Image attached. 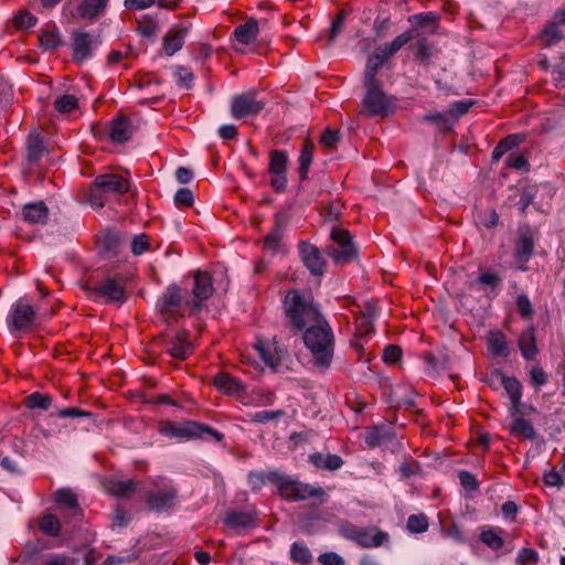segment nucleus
<instances>
[{
    "label": "nucleus",
    "mask_w": 565,
    "mask_h": 565,
    "mask_svg": "<svg viewBox=\"0 0 565 565\" xmlns=\"http://www.w3.org/2000/svg\"><path fill=\"white\" fill-rule=\"evenodd\" d=\"M388 43L383 42L367 58L363 76L361 114L370 118L388 115Z\"/></svg>",
    "instance_id": "1"
},
{
    "label": "nucleus",
    "mask_w": 565,
    "mask_h": 565,
    "mask_svg": "<svg viewBox=\"0 0 565 565\" xmlns=\"http://www.w3.org/2000/svg\"><path fill=\"white\" fill-rule=\"evenodd\" d=\"M302 331L305 347L312 356V364L321 371L328 370L333 361L334 334L331 326L322 317Z\"/></svg>",
    "instance_id": "2"
},
{
    "label": "nucleus",
    "mask_w": 565,
    "mask_h": 565,
    "mask_svg": "<svg viewBox=\"0 0 565 565\" xmlns=\"http://www.w3.org/2000/svg\"><path fill=\"white\" fill-rule=\"evenodd\" d=\"M282 308L288 324L297 332L323 317L313 297L309 292L298 289L287 292Z\"/></svg>",
    "instance_id": "3"
},
{
    "label": "nucleus",
    "mask_w": 565,
    "mask_h": 565,
    "mask_svg": "<svg viewBox=\"0 0 565 565\" xmlns=\"http://www.w3.org/2000/svg\"><path fill=\"white\" fill-rule=\"evenodd\" d=\"M269 482L277 488L278 494L288 502L305 501L311 498L323 500L326 497L322 488L301 482L299 479L282 475L277 470L269 471Z\"/></svg>",
    "instance_id": "4"
},
{
    "label": "nucleus",
    "mask_w": 565,
    "mask_h": 565,
    "mask_svg": "<svg viewBox=\"0 0 565 565\" xmlns=\"http://www.w3.org/2000/svg\"><path fill=\"white\" fill-rule=\"evenodd\" d=\"M158 431L162 436L178 440L204 438L205 435L212 437L217 443L224 438V435L213 427L193 420H185L183 423L162 420L159 423Z\"/></svg>",
    "instance_id": "5"
},
{
    "label": "nucleus",
    "mask_w": 565,
    "mask_h": 565,
    "mask_svg": "<svg viewBox=\"0 0 565 565\" xmlns=\"http://www.w3.org/2000/svg\"><path fill=\"white\" fill-rule=\"evenodd\" d=\"M130 183L128 179L114 173L97 175L88 191V200L92 206L103 207L111 196H118L128 192Z\"/></svg>",
    "instance_id": "6"
},
{
    "label": "nucleus",
    "mask_w": 565,
    "mask_h": 565,
    "mask_svg": "<svg viewBox=\"0 0 565 565\" xmlns=\"http://www.w3.org/2000/svg\"><path fill=\"white\" fill-rule=\"evenodd\" d=\"M157 312L168 324L177 323L189 313L188 300H184L183 289L169 285L157 301Z\"/></svg>",
    "instance_id": "7"
},
{
    "label": "nucleus",
    "mask_w": 565,
    "mask_h": 565,
    "mask_svg": "<svg viewBox=\"0 0 565 565\" xmlns=\"http://www.w3.org/2000/svg\"><path fill=\"white\" fill-rule=\"evenodd\" d=\"M87 290L90 298L103 303L121 305L128 297L124 277H107L99 284L88 286Z\"/></svg>",
    "instance_id": "8"
},
{
    "label": "nucleus",
    "mask_w": 565,
    "mask_h": 565,
    "mask_svg": "<svg viewBox=\"0 0 565 565\" xmlns=\"http://www.w3.org/2000/svg\"><path fill=\"white\" fill-rule=\"evenodd\" d=\"M349 312L353 318L356 339L353 345H360L358 339L367 335L373 331V318L376 315V307L373 301L358 303L355 300H349L347 303Z\"/></svg>",
    "instance_id": "9"
},
{
    "label": "nucleus",
    "mask_w": 565,
    "mask_h": 565,
    "mask_svg": "<svg viewBox=\"0 0 565 565\" xmlns=\"http://www.w3.org/2000/svg\"><path fill=\"white\" fill-rule=\"evenodd\" d=\"M214 294L213 278L207 271L196 270L193 275V298L188 300L189 316L196 315L203 308V302Z\"/></svg>",
    "instance_id": "10"
},
{
    "label": "nucleus",
    "mask_w": 565,
    "mask_h": 565,
    "mask_svg": "<svg viewBox=\"0 0 565 565\" xmlns=\"http://www.w3.org/2000/svg\"><path fill=\"white\" fill-rule=\"evenodd\" d=\"M331 238L337 246L328 247L327 253L335 264H348L358 256L356 248L352 243V236L349 231L334 228L331 232Z\"/></svg>",
    "instance_id": "11"
},
{
    "label": "nucleus",
    "mask_w": 565,
    "mask_h": 565,
    "mask_svg": "<svg viewBox=\"0 0 565 565\" xmlns=\"http://www.w3.org/2000/svg\"><path fill=\"white\" fill-rule=\"evenodd\" d=\"M265 107V102L257 99L255 90L235 95L231 102V115L235 119L257 116Z\"/></svg>",
    "instance_id": "12"
},
{
    "label": "nucleus",
    "mask_w": 565,
    "mask_h": 565,
    "mask_svg": "<svg viewBox=\"0 0 565 565\" xmlns=\"http://www.w3.org/2000/svg\"><path fill=\"white\" fill-rule=\"evenodd\" d=\"M34 308L23 299L18 300L11 308L7 324L11 332H28L35 320Z\"/></svg>",
    "instance_id": "13"
},
{
    "label": "nucleus",
    "mask_w": 565,
    "mask_h": 565,
    "mask_svg": "<svg viewBox=\"0 0 565 565\" xmlns=\"http://www.w3.org/2000/svg\"><path fill=\"white\" fill-rule=\"evenodd\" d=\"M288 153L285 150H271L269 152L268 172L271 188L281 193L287 188Z\"/></svg>",
    "instance_id": "14"
},
{
    "label": "nucleus",
    "mask_w": 565,
    "mask_h": 565,
    "mask_svg": "<svg viewBox=\"0 0 565 565\" xmlns=\"http://www.w3.org/2000/svg\"><path fill=\"white\" fill-rule=\"evenodd\" d=\"M178 490L171 483H164L146 494V503L150 510L161 512L175 505Z\"/></svg>",
    "instance_id": "15"
},
{
    "label": "nucleus",
    "mask_w": 565,
    "mask_h": 565,
    "mask_svg": "<svg viewBox=\"0 0 565 565\" xmlns=\"http://www.w3.org/2000/svg\"><path fill=\"white\" fill-rule=\"evenodd\" d=\"M345 537L363 547H376L383 544L386 533L376 527L349 526L344 530Z\"/></svg>",
    "instance_id": "16"
},
{
    "label": "nucleus",
    "mask_w": 565,
    "mask_h": 565,
    "mask_svg": "<svg viewBox=\"0 0 565 565\" xmlns=\"http://www.w3.org/2000/svg\"><path fill=\"white\" fill-rule=\"evenodd\" d=\"M46 153L44 140L38 132H31L25 142L24 171L33 174L40 166V161Z\"/></svg>",
    "instance_id": "17"
},
{
    "label": "nucleus",
    "mask_w": 565,
    "mask_h": 565,
    "mask_svg": "<svg viewBox=\"0 0 565 565\" xmlns=\"http://www.w3.org/2000/svg\"><path fill=\"white\" fill-rule=\"evenodd\" d=\"M213 385L225 395L235 397L239 403L246 392L245 384L227 372H220L213 377Z\"/></svg>",
    "instance_id": "18"
},
{
    "label": "nucleus",
    "mask_w": 565,
    "mask_h": 565,
    "mask_svg": "<svg viewBox=\"0 0 565 565\" xmlns=\"http://www.w3.org/2000/svg\"><path fill=\"white\" fill-rule=\"evenodd\" d=\"M298 250L303 265L309 271L315 276H321L324 271L326 262L319 248L310 243L300 242Z\"/></svg>",
    "instance_id": "19"
},
{
    "label": "nucleus",
    "mask_w": 565,
    "mask_h": 565,
    "mask_svg": "<svg viewBox=\"0 0 565 565\" xmlns=\"http://www.w3.org/2000/svg\"><path fill=\"white\" fill-rule=\"evenodd\" d=\"M255 348L268 367L274 372H278L280 370L281 360L285 354V351L281 348L275 343H265L263 341H258Z\"/></svg>",
    "instance_id": "20"
},
{
    "label": "nucleus",
    "mask_w": 565,
    "mask_h": 565,
    "mask_svg": "<svg viewBox=\"0 0 565 565\" xmlns=\"http://www.w3.org/2000/svg\"><path fill=\"white\" fill-rule=\"evenodd\" d=\"M189 32V25H173L163 36L162 47L168 56L180 51Z\"/></svg>",
    "instance_id": "21"
},
{
    "label": "nucleus",
    "mask_w": 565,
    "mask_h": 565,
    "mask_svg": "<svg viewBox=\"0 0 565 565\" xmlns=\"http://www.w3.org/2000/svg\"><path fill=\"white\" fill-rule=\"evenodd\" d=\"M109 140L113 143H124L132 136L131 120L125 116L119 115L109 122Z\"/></svg>",
    "instance_id": "22"
},
{
    "label": "nucleus",
    "mask_w": 565,
    "mask_h": 565,
    "mask_svg": "<svg viewBox=\"0 0 565 565\" xmlns=\"http://www.w3.org/2000/svg\"><path fill=\"white\" fill-rule=\"evenodd\" d=\"M257 513L255 509L245 511H231L225 516V524L231 529H249L257 525Z\"/></svg>",
    "instance_id": "23"
},
{
    "label": "nucleus",
    "mask_w": 565,
    "mask_h": 565,
    "mask_svg": "<svg viewBox=\"0 0 565 565\" xmlns=\"http://www.w3.org/2000/svg\"><path fill=\"white\" fill-rule=\"evenodd\" d=\"M167 351L175 359H188L193 352V345L189 340V332L186 330H179L171 340Z\"/></svg>",
    "instance_id": "24"
},
{
    "label": "nucleus",
    "mask_w": 565,
    "mask_h": 565,
    "mask_svg": "<svg viewBox=\"0 0 565 565\" xmlns=\"http://www.w3.org/2000/svg\"><path fill=\"white\" fill-rule=\"evenodd\" d=\"M122 243V237L120 232L116 230L107 228L100 233L98 245L102 253L111 257L119 253L120 246Z\"/></svg>",
    "instance_id": "25"
},
{
    "label": "nucleus",
    "mask_w": 565,
    "mask_h": 565,
    "mask_svg": "<svg viewBox=\"0 0 565 565\" xmlns=\"http://www.w3.org/2000/svg\"><path fill=\"white\" fill-rule=\"evenodd\" d=\"M72 46L74 60L83 62L90 56L94 41L92 35L87 32H74Z\"/></svg>",
    "instance_id": "26"
},
{
    "label": "nucleus",
    "mask_w": 565,
    "mask_h": 565,
    "mask_svg": "<svg viewBox=\"0 0 565 565\" xmlns=\"http://www.w3.org/2000/svg\"><path fill=\"white\" fill-rule=\"evenodd\" d=\"M54 501L60 509L70 511V515L79 520L82 518V510L78 505L75 493L70 489H58L54 493Z\"/></svg>",
    "instance_id": "27"
},
{
    "label": "nucleus",
    "mask_w": 565,
    "mask_h": 565,
    "mask_svg": "<svg viewBox=\"0 0 565 565\" xmlns=\"http://www.w3.org/2000/svg\"><path fill=\"white\" fill-rule=\"evenodd\" d=\"M109 0H82L77 7V14L83 20L93 21L100 17Z\"/></svg>",
    "instance_id": "28"
},
{
    "label": "nucleus",
    "mask_w": 565,
    "mask_h": 565,
    "mask_svg": "<svg viewBox=\"0 0 565 565\" xmlns=\"http://www.w3.org/2000/svg\"><path fill=\"white\" fill-rule=\"evenodd\" d=\"M259 32L258 22L254 18H249L244 24H239L233 32L234 39L243 44L248 45L253 43Z\"/></svg>",
    "instance_id": "29"
},
{
    "label": "nucleus",
    "mask_w": 565,
    "mask_h": 565,
    "mask_svg": "<svg viewBox=\"0 0 565 565\" xmlns=\"http://www.w3.org/2000/svg\"><path fill=\"white\" fill-rule=\"evenodd\" d=\"M276 399V395L273 391L264 388H254L250 393L245 392L243 405H250L256 407L273 405Z\"/></svg>",
    "instance_id": "30"
},
{
    "label": "nucleus",
    "mask_w": 565,
    "mask_h": 565,
    "mask_svg": "<svg viewBox=\"0 0 565 565\" xmlns=\"http://www.w3.org/2000/svg\"><path fill=\"white\" fill-rule=\"evenodd\" d=\"M309 462L313 465L317 469H324L334 471L340 469L343 466V460L339 455L328 454L323 455L321 452H315L309 456Z\"/></svg>",
    "instance_id": "31"
},
{
    "label": "nucleus",
    "mask_w": 565,
    "mask_h": 565,
    "mask_svg": "<svg viewBox=\"0 0 565 565\" xmlns=\"http://www.w3.org/2000/svg\"><path fill=\"white\" fill-rule=\"evenodd\" d=\"M315 143L311 139L306 138L302 141V146L300 149L298 162H299V177L300 180H307L308 179V172L310 169V166L313 160V152H315Z\"/></svg>",
    "instance_id": "32"
},
{
    "label": "nucleus",
    "mask_w": 565,
    "mask_h": 565,
    "mask_svg": "<svg viewBox=\"0 0 565 565\" xmlns=\"http://www.w3.org/2000/svg\"><path fill=\"white\" fill-rule=\"evenodd\" d=\"M23 220L29 223H45L49 217V209L43 201L28 203L22 210Z\"/></svg>",
    "instance_id": "33"
},
{
    "label": "nucleus",
    "mask_w": 565,
    "mask_h": 565,
    "mask_svg": "<svg viewBox=\"0 0 565 565\" xmlns=\"http://www.w3.org/2000/svg\"><path fill=\"white\" fill-rule=\"evenodd\" d=\"M534 248L533 239L527 235H522L515 249V267L519 270H525V263L530 259Z\"/></svg>",
    "instance_id": "34"
},
{
    "label": "nucleus",
    "mask_w": 565,
    "mask_h": 565,
    "mask_svg": "<svg viewBox=\"0 0 565 565\" xmlns=\"http://www.w3.org/2000/svg\"><path fill=\"white\" fill-rule=\"evenodd\" d=\"M284 235V226L278 215L275 218V225L271 231L265 236L263 247L265 250L275 254L278 252L280 242Z\"/></svg>",
    "instance_id": "35"
},
{
    "label": "nucleus",
    "mask_w": 565,
    "mask_h": 565,
    "mask_svg": "<svg viewBox=\"0 0 565 565\" xmlns=\"http://www.w3.org/2000/svg\"><path fill=\"white\" fill-rule=\"evenodd\" d=\"M502 384L511 399V414L515 416V414L519 412L522 396L521 384L516 379L513 377H503Z\"/></svg>",
    "instance_id": "36"
},
{
    "label": "nucleus",
    "mask_w": 565,
    "mask_h": 565,
    "mask_svg": "<svg viewBox=\"0 0 565 565\" xmlns=\"http://www.w3.org/2000/svg\"><path fill=\"white\" fill-rule=\"evenodd\" d=\"M40 46L43 50L51 51L57 49L61 44V35L55 25H49L41 30L39 34Z\"/></svg>",
    "instance_id": "37"
},
{
    "label": "nucleus",
    "mask_w": 565,
    "mask_h": 565,
    "mask_svg": "<svg viewBox=\"0 0 565 565\" xmlns=\"http://www.w3.org/2000/svg\"><path fill=\"white\" fill-rule=\"evenodd\" d=\"M53 403V398L49 394L41 392H33L24 397V406L29 409H42L47 411Z\"/></svg>",
    "instance_id": "38"
},
{
    "label": "nucleus",
    "mask_w": 565,
    "mask_h": 565,
    "mask_svg": "<svg viewBox=\"0 0 565 565\" xmlns=\"http://www.w3.org/2000/svg\"><path fill=\"white\" fill-rule=\"evenodd\" d=\"M108 491L117 498L129 497L136 490V483L131 479L109 480Z\"/></svg>",
    "instance_id": "39"
},
{
    "label": "nucleus",
    "mask_w": 565,
    "mask_h": 565,
    "mask_svg": "<svg viewBox=\"0 0 565 565\" xmlns=\"http://www.w3.org/2000/svg\"><path fill=\"white\" fill-rule=\"evenodd\" d=\"M480 540L493 551H498L504 545V541L502 539V530L498 527H489L482 530L480 533Z\"/></svg>",
    "instance_id": "40"
},
{
    "label": "nucleus",
    "mask_w": 565,
    "mask_h": 565,
    "mask_svg": "<svg viewBox=\"0 0 565 565\" xmlns=\"http://www.w3.org/2000/svg\"><path fill=\"white\" fill-rule=\"evenodd\" d=\"M564 25L562 22L557 21L555 17L553 21L550 22L545 29L542 31L541 40L545 45H552L558 42L563 36V31L561 26Z\"/></svg>",
    "instance_id": "41"
},
{
    "label": "nucleus",
    "mask_w": 565,
    "mask_h": 565,
    "mask_svg": "<svg viewBox=\"0 0 565 565\" xmlns=\"http://www.w3.org/2000/svg\"><path fill=\"white\" fill-rule=\"evenodd\" d=\"M519 345L524 359H534V356L536 355V347L533 329H527L522 333V335L519 339Z\"/></svg>",
    "instance_id": "42"
},
{
    "label": "nucleus",
    "mask_w": 565,
    "mask_h": 565,
    "mask_svg": "<svg viewBox=\"0 0 565 565\" xmlns=\"http://www.w3.org/2000/svg\"><path fill=\"white\" fill-rule=\"evenodd\" d=\"M488 348L491 353L500 356L508 354V347L504 335L499 331H491L488 334Z\"/></svg>",
    "instance_id": "43"
},
{
    "label": "nucleus",
    "mask_w": 565,
    "mask_h": 565,
    "mask_svg": "<svg viewBox=\"0 0 565 565\" xmlns=\"http://www.w3.org/2000/svg\"><path fill=\"white\" fill-rule=\"evenodd\" d=\"M39 527L49 536H58L61 532V522L54 514L47 513L41 518Z\"/></svg>",
    "instance_id": "44"
},
{
    "label": "nucleus",
    "mask_w": 565,
    "mask_h": 565,
    "mask_svg": "<svg viewBox=\"0 0 565 565\" xmlns=\"http://www.w3.org/2000/svg\"><path fill=\"white\" fill-rule=\"evenodd\" d=\"M510 431L513 435L523 436L527 439L534 438L535 435L532 424L522 417H515L513 419Z\"/></svg>",
    "instance_id": "45"
},
{
    "label": "nucleus",
    "mask_w": 565,
    "mask_h": 565,
    "mask_svg": "<svg viewBox=\"0 0 565 565\" xmlns=\"http://www.w3.org/2000/svg\"><path fill=\"white\" fill-rule=\"evenodd\" d=\"M424 119L436 125V127L441 131H448L455 125V120L451 119L448 111L427 114Z\"/></svg>",
    "instance_id": "46"
},
{
    "label": "nucleus",
    "mask_w": 565,
    "mask_h": 565,
    "mask_svg": "<svg viewBox=\"0 0 565 565\" xmlns=\"http://www.w3.org/2000/svg\"><path fill=\"white\" fill-rule=\"evenodd\" d=\"M290 558L295 563H299V564H302V565H308L312 561V556H311V553H310L309 548L306 545L300 544L298 542H295L291 545Z\"/></svg>",
    "instance_id": "47"
},
{
    "label": "nucleus",
    "mask_w": 565,
    "mask_h": 565,
    "mask_svg": "<svg viewBox=\"0 0 565 565\" xmlns=\"http://www.w3.org/2000/svg\"><path fill=\"white\" fill-rule=\"evenodd\" d=\"M519 143V137L511 135L499 142L492 152L493 160L498 161L503 154L515 147Z\"/></svg>",
    "instance_id": "48"
},
{
    "label": "nucleus",
    "mask_w": 565,
    "mask_h": 565,
    "mask_svg": "<svg viewBox=\"0 0 565 565\" xmlns=\"http://www.w3.org/2000/svg\"><path fill=\"white\" fill-rule=\"evenodd\" d=\"M386 437L385 427L374 426L366 430L365 443L369 447L373 448L380 446Z\"/></svg>",
    "instance_id": "49"
},
{
    "label": "nucleus",
    "mask_w": 565,
    "mask_h": 565,
    "mask_svg": "<svg viewBox=\"0 0 565 565\" xmlns=\"http://www.w3.org/2000/svg\"><path fill=\"white\" fill-rule=\"evenodd\" d=\"M174 79L177 84L185 89H189L192 87L194 75L193 73L184 67V66H178L173 73Z\"/></svg>",
    "instance_id": "50"
},
{
    "label": "nucleus",
    "mask_w": 565,
    "mask_h": 565,
    "mask_svg": "<svg viewBox=\"0 0 565 565\" xmlns=\"http://www.w3.org/2000/svg\"><path fill=\"white\" fill-rule=\"evenodd\" d=\"M78 561L66 554V553H56L47 555L42 565H77Z\"/></svg>",
    "instance_id": "51"
},
{
    "label": "nucleus",
    "mask_w": 565,
    "mask_h": 565,
    "mask_svg": "<svg viewBox=\"0 0 565 565\" xmlns=\"http://www.w3.org/2000/svg\"><path fill=\"white\" fill-rule=\"evenodd\" d=\"M78 103L77 98L73 95H63L58 97L55 103L54 107L58 113L67 114L77 108Z\"/></svg>",
    "instance_id": "52"
},
{
    "label": "nucleus",
    "mask_w": 565,
    "mask_h": 565,
    "mask_svg": "<svg viewBox=\"0 0 565 565\" xmlns=\"http://www.w3.org/2000/svg\"><path fill=\"white\" fill-rule=\"evenodd\" d=\"M36 21L38 19L35 15L29 11H20L13 18V25L17 30H28L29 28L35 25Z\"/></svg>",
    "instance_id": "53"
},
{
    "label": "nucleus",
    "mask_w": 565,
    "mask_h": 565,
    "mask_svg": "<svg viewBox=\"0 0 565 565\" xmlns=\"http://www.w3.org/2000/svg\"><path fill=\"white\" fill-rule=\"evenodd\" d=\"M339 140V131L331 128H327L322 132L319 142L323 149L330 151L337 148Z\"/></svg>",
    "instance_id": "54"
},
{
    "label": "nucleus",
    "mask_w": 565,
    "mask_h": 565,
    "mask_svg": "<svg viewBox=\"0 0 565 565\" xmlns=\"http://www.w3.org/2000/svg\"><path fill=\"white\" fill-rule=\"evenodd\" d=\"M348 12L345 10H340L335 18L332 20L330 30H329V42H333L334 39L342 32L344 28V23L347 20Z\"/></svg>",
    "instance_id": "55"
},
{
    "label": "nucleus",
    "mask_w": 565,
    "mask_h": 565,
    "mask_svg": "<svg viewBox=\"0 0 565 565\" xmlns=\"http://www.w3.org/2000/svg\"><path fill=\"white\" fill-rule=\"evenodd\" d=\"M537 562H539L537 552L530 547L521 548L515 558L516 565H535Z\"/></svg>",
    "instance_id": "56"
},
{
    "label": "nucleus",
    "mask_w": 565,
    "mask_h": 565,
    "mask_svg": "<svg viewBox=\"0 0 565 565\" xmlns=\"http://www.w3.org/2000/svg\"><path fill=\"white\" fill-rule=\"evenodd\" d=\"M407 529L411 533H423L428 529V520L424 514L411 515L407 520Z\"/></svg>",
    "instance_id": "57"
},
{
    "label": "nucleus",
    "mask_w": 565,
    "mask_h": 565,
    "mask_svg": "<svg viewBox=\"0 0 565 565\" xmlns=\"http://www.w3.org/2000/svg\"><path fill=\"white\" fill-rule=\"evenodd\" d=\"M247 481L253 491H259L266 482H269V471H250L247 476Z\"/></svg>",
    "instance_id": "58"
},
{
    "label": "nucleus",
    "mask_w": 565,
    "mask_h": 565,
    "mask_svg": "<svg viewBox=\"0 0 565 565\" xmlns=\"http://www.w3.org/2000/svg\"><path fill=\"white\" fill-rule=\"evenodd\" d=\"M342 210L343 203L341 201H331L322 207V215L328 221H335L341 215Z\"/></svg>",
    "instance_id": "59"
},
{
    "label": "nucleus",
    "mask_w": 565,
    "mask_h": 565,
    "mask_svg": "<svg viewBox=\"0 0 565 565\" xmlns=\"http://www.w3.org/2000/svg\"><path fill=\"white\" fill-rule=\"evenodd\" d=\"M150 248V238L147 234L136 235L131 242V253L136 256L143 254Z\"/></svg>",
    "instance_id": "60"
},
{
    "label": "nucleus",
    "mask_w": 565,
    "mask_h": 565,
    "mask_svg": "<svg viewBox=\"0 0 565 565\" xmlns=\"http://www.w3.org/2000/svg\"><path fill=\"white\" fill-rule=\"evenodd\" d=\"M284 415H285V412L281 411V409H278V411H262V412H257V413L253 414L252 418H250V422L265 424V423H268L270 420L277 419V418H279V417L284 416Z\"/></svg>",
    "instance_id": "61"
},
{
    "label": "nucleus",
    "mask_w": 565,
    "mask_h": 565,
    "mask_svg": "<svg viewBox=\"0 0 565 565\" xmlns=\"http://www.w3.org/2000/svg\"><path fill=\"white\" fill-rule=\"evenodd\" d=\"M472 100H459L454 103L450 108L448 109V114L451 117L452 120H456L460 116L467 114L472 106Z\"/></svg>",
    "instance_id": "62"
},
{
    "label": "nucleus",
    "mask_w": 565,
    "mask_h": 565,
    "mask_svg": "<svg viewBox=\"0 0 565 565\" xmlns=\"http://www.w3.org/2000/svg\"><path fill=\"white\" fill-rule=\"evenodd\" d=\"M507 164L512 168V169H515V170H522V171H526L527 170V160L525 159V157L519 152V151H514V152H511L507 159Z\"/></svg>",
    "instance_id": "63"
},
{
    "label": "nucleus",
    "mask_w": 565,
    "mask_h": 565,
    "mask_svg": "<svg viewBox=\"0 0 565 565\" xmlns=\"http://www.w3.org/2000/svg\"><path fill=\"white\" fill-rule=\"evenodd\" d=\"M194 198L193 193L190 189L182 188L178 190V192L174 195V203L177 206L181 207H189L193 204Z\"/></svg>",
    "instance_id": "64"
}]
</instances>
